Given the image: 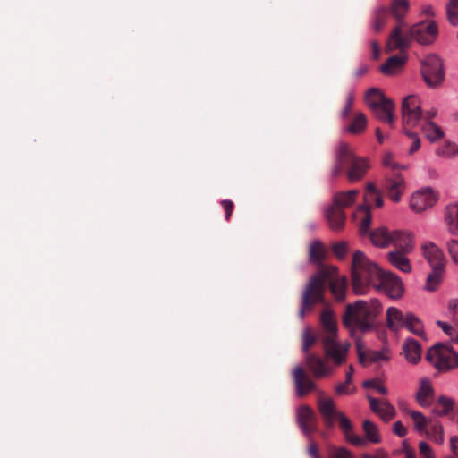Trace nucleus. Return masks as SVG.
Segmentation results:
<instances>
[{"mask_svg":"<svg viewBox=\"0 0 458 458\" xmlns=\"http://www.w3.org/2000/svg\"><path fill=\"white\" fill-rule=\"evenodd\" d=\"M447 308L453 321L458 326V299L450 300Z\"/></svg>","mask_w":458,"mask_h":458,"instance_id":"nucleus-45","label":"nucleus"},{"mask_svg":"<svg viewBox=\"0 0 458 458\" xmlns=\"http://www.w3.org/2000/svg\"><path fill=\"white\" fill-rule=\"evenodd\" d=\"M393 432L396 436L403 437L407 435L408 431L406 428L403 426V422L401 420H397L393 424Z\"/></svg>","mask_w":458,"mask_h":458,"instance_id":"nucleus-49","label":"nucleus"},{"mask_svg":"<svg viewBox=\"0 0 458 458\" xmlns=\"http://www.w3.org/2000/svg\"><path fill=\"white\" fill-rule=\"evenodd\" d=\"M394 109V101L387 98L382 89L374 87V118L393 124Z\"/></svg>","mask_w":458,"mask_h":458,"instance_id":"nucleus-14","label":"nucleus"},{"mask_svg":"<svg viewBox=\"0 0 458 458\" xmlns=\"http://www.w3.org/2000/svg\"><path fill=\"white\" fill-rule=\"evenodd\" d=\"M406 412L411 417L413 420L414 430L419 434H425L429 436L428 431L429 419L426 418L420 411L406 410Z\"/></svg>","mask_w":458,"mask_h":458,"instance_id":"nucleus-33","label":"nucleus"},{"mask_svg":"<svg viewBox=\"0 0 458 458\" xmlns=\"http://www.w3.org/2000/svg\"><path fill=\"white\" fill-rule=\"evenodd\" d=\"M332 251L338 259L343 260L349 252V243L344 241L335 242L332 245Z\"/></svg>","mask_w":458,"mask_h":458,"instance_id":"nucleus-41","label":"nucleus"},{"mask_svg":"<svg viewBox=\"0 0 458 458\" xmlns=\"http://www.w3.org/2000/svg\"><path fill=\"white\" fill-rule=\"evenodd\" d=\"M454 402L452 398L441 395L437 398V403L431 410L432 414L436 417L446 416L451 411H453Z\"/></svg>","mask_w":458,"mask_h":458,"instance_id":"nucleus-30","label":"nucleus"},{"mask_svg":"<svg viewBox=\"0 0 458 458\" xmlns=\"http://www.w3.org/2000/svg\"><path fill=\"white\" fill-rule=\"evenodd\" d=\"M374 195H376L374 205L377 208H382L384 205L383 197L380 195V193L377 191V190L374 187Z\"/></svg>","mask_w":458,"mask_h":458,"instance_id":"nucleus-54","label":"nucleus"},{"mask_svg":"<svg viewBox=\"0 0 458 458\" xmlns=\"http://www.w3.org/2000/svg\"><path fill=\"white\" fill-rule=\"evenodd\" d=\"M422 255L431 267L423 290L429 293L437 291L442 284L446 267V258L443 250L432 242H426L421 246Z\"/></svg>","mask_w":458,"mask_h":458,"instance_id":"nucleus-6","label":"nucleus"},{"mask_svg":"<svg viewBox=\"0 0 458 458\" xmlns=\"http://www.w3.org/2000/svg\"><path fill=\"white\" fill-rule=\"evenodd\" d=\"M353 99H354L353 94L349 92L346 97V99H345L344 107L341 111L342 118L347 119L349 117V114L351 113V110H352V107L353 105Z\"/></svg>","mask_w":458,"mask_h":458,"instance_id":"nucleus-44","label":"nucleus"},{"mask_svg":"<svg viewBox=\"0 0 458 458\" xmlns=\"http://www.w3.org/2000/svg\"><path fill=\"white\" fill-rule=\"evenodd\" d=\"M352 373H353L352 367H350L349 370L346 371V374H345L346 384H351L352 378Z\"/></svg>","mask_w":458,"mask_h":458,"instance_id":"nucleus-61","label":"nucleus"},{"mask_svg":"<svg viewBox=\"0 0 458 458\" xmlns=\"http://www.w3.org/2000/svg\"><path fill=\"white\" fill-rule=\"evenodd\" d=\"M367 125V119L361 113L355 114L352 123L345 128V131L351 134L361 133Z\"/></svg>","mask_w":458,"mask_h":458,"instance_id":"nucleus-38","label":"nucleus"},{"mask_svg":"<svg viewBox=\"0 0 458 458\" xmlns=\"http://www.w3.org/2000/svg\"><path fill=\"white\" fill-rule=\"evenodd\" d=\"M434 388L428 378H421L415 399L420 406L427 408L431 405L434 399Z\"/></svg>","mask_w":458,"mask_h":458,"instance_id":"nucleus-19","label":"nucleus"},{"mask_svg":"<svg viewBox=\"0 0 458 458\" xmlns=\"http://www.w3.org/2000/svg\"><path fill=\"white\" fill-rule=\"evenodd\" d=\"M374 414L384 422H389L396 416V410L387 399L374 398Z\"/></svg>","mask_w":458,"mask_h":458,"instance_id":"nucleus-23","label":"nucleus"},{"mask_svg":"<svg viewBox=\"0 0 458 458\" xmlns=\"http://www.w3.org/2000/svg\"><path fill=\"white\" fill-rule=\"evenodd\" d=\"M381 441L380 434L377 431V427L374 425V444Z\"/></svg>","mask_w":458,"mask_h":458,"instance_id":"nucleus-63","label":"nucleus"},{"mask_svg":"<svg viewBox=\"0 0 458 458\" xmlns=\"http://www.w3.org/2000/svg\"><path fill=\"white\" fill-rule=\"evenodd\" d=\"M419 449L422 458H435L432 449L427 442L421 441L419 445Z\"/></svg>","mask_w":458,"mask_h":458,"instance_id":"nucleus-48","label":"nucleus"},{"mask_svg":"<svg viewBox=\"0 0 458 458\" xmlns=\"http://www.w3.org/2000/svg\"><path fill=\"white\" fill-rule=\"evenodd\" d=\"M351 276L356 294H364L369 291L372 276L371 263L360 250H356L352 255Z\"/></svg>","mask_w":458,"mask_h":458,"instance_id":"nucleus-7","label":"nucleus"},{"mask_svg":"<svg viewBox=\"0 0 458 458\" xmlns=\"http://www.w3.org/2000/svg\"><path fill=\"white\" fill-rule=\"evenodd\" d=\"M445 221L448 225L449 232L458 234V203L450 204L445 209Z\"/></svg>","mask_w":458,"mask_h":458,"instance_id":"nucleus-29","label":"nucleus"},{"mask_svg":"<svg viewBox=\"0 0 458 458\" xmlns=\"http://www.w3.org/2000/svg\"><path fill=\"white\" fill-rule=\"evenodd\" d=\"M456 154H458V146L451 141H446L445 145L436 149V155L441 157H452Z\"/></svg>","mask_w":458,"mask_h":458,"instance_id":"nucleus-40","label":"nucleus"},{"mask_svg":"<svg viewBox=\"0 0 458 458\" xmlns=\"http://www.w3.org/2000/svg\"><path fill=\"white\" fill-rule=\"evenodd\" d=\"M369 168V160L355 156L347 143H339L335 152V164L332 170L333 176L345 173L348 180L354 182L361 180Z\"/></svg>","mask_w":458,"mask_h":458,"instance_id":"nucleus-5","label":"nucleus"},{"mask_svg":"<svg viewBox=\"0 0 458 458\" xmlns=\"http://www.w3.org/2000/svg\"><path fill=\"white\" fill-rule=\"evenodd\" d=\"M447 250L453 261L458 265V241L451 240L447 242Z\"/></svg>","mask_w":458,"mask_h":458,"instance_id":"nucleus-46","label":"nucleus"},{"mask_svg":"<svg viewBox=\"0 0 458 458\" xmlns=\"http://www.w3.org/2000/svg\"><path fill=\"white\" fill-rule=\"evenodd\" d=\"M374 458H389V456L383 450H377L374 452Z\"/></svg>","mask_w":458,"mask_h":458,"instance_id":"nucleus-59","label":"nucleus"},{"mask_svg":"<svg viewBox=\"0 0 458 458\" xmlns=\"http://www.w3.org/2000/svg\"><path fill=\"white\" fill-rule=\"evenodd\" d=\"M404 180L398 176L395 180L391 181L387 184L388 197L394 203H398L401 199L402 188H403Z\"/></svg>","mask_w":458,"mask_h":458,"instance_id":"nucleus-37","label":"nucleus"},{"mask_svg":"<svg viewBox=\"0 0 458 458\" xmlns=\"http://www.w3.org/2000/svg\"><path fill=\"white\" fill-rule=\"evenodd\" d=\"M319 413L321 414L325 426L333 428L335 422H338L345 439L352 445L363 447L372 441V422L369 420L363 423L366 437L355 435L351 420L335 407L334 401L330 398H319L318 402Z\"/></svg>","mask_w":458,"mask_h":458,"instance_id":"nucleus-3","label":"nucleus"},{"mask_svg":"<svg viewBox=\"0 0 458 458\" xmlns=\"http://www.w3.org/2000/svg\"><path fill=\"white\" fill-rule=\"evenodd\" d=\"M421 131L430 142H435L445 136L442 128L432 121L424 122L421 125Z\"/></svg>","mask_w":458,"mask_h":458,"instance_id":"nucleus-31","label":"nucleus"},{"mask_svg":"<svg viewBox=\"0 0 458 458\" xmlns=\"http://www.w3.org/2000/svg\"><path fill=\"white\" fill-rule=\"evenodd\" d=\"M407 254L408 253L395 250L388 252L386 256L389 263L395 268L403 273H411L412 267L409 258L406 256Z\"/></svg>","mask_w":458,"mask_h":458,"instance_id":"nucleus-24","label":"nucleus"},{"mask_svg":"<svg viewBox=\"0 0 458 458\" xmlns=\"http://www.w3.org/2000/svg\"><path fill=\"white\" fill-rule=\"evenodd\" d=\"M394 241V231L390 232L386 226L374 229V246L383 249L387 248L393 244Z\"/></svg>","mask_w":458,"mask_h":458,"instance_id":"nucleus-28","label":"nucleus"},{"mask_svg":"<svg viewBox=\"0 0 458 458\" xmlns=\"http://www.w3.org/2000/svg\"><path fill=\"white\" fill-rule=\"evenodd\" d=\"M372 199V182H368L364 192V202L360 205L353 213V219L360 225V233L366 235L372 242L371 224V205Z\"/></svg>","mask_w":458,"mask_h":458,"instance_id":"nucleus-12","label":"nucleus"},{"mask_svg":"<svg viewBox=\"0 0 458 458\" xmlns=\"http://www.w3.org/2000/svg\"><path fill=\"white\" fill-rule=\"evenodd\" d=\"M221 205L225 212V220L229 221L234 208V204L232 200L225 199L221 201Z\"/></svg>","mask_w":458,"mask_h":458,"instance_id":"nucleus-50","label":"nucleus"},{"mask_svg":"<svg viewBox=\"0 0 458 458\" xmlns=\"http://www.w3.org/2000/svg\"><path fill=\"white\" fill-rule=\"evenodd\" d=\"M343 322L346 327L369 331L371 327V312L366 302L357 301L354 304H348L343 316Z\"/></svg>","mask_w":458,"mask_h":458,"instance_id":"nucleus-10","label":"nucleus"},{"mask_svg":"<svg viewBox=\"0 0 458 458\" xmlns=\"http://www.w3.org/2000/svg\"><path fill=\"white\" fill-rule=\"evenodd\" d=\"M330 458H353L352 454L345 448H339Z\"/></svg>","mask_w":458,"mask_h":458,"instance_id":"nucleus-52","label":"nucleus"},{"mask_svg":"<svg viewBox=\"0 0 458 458\" xmlns=\"http://www.w3.org/2000/svg\"><path fill=\"white\" fill-rule=\"evenodd\" d=\"M382 347L378 350H374V364L384 365L392 359L393 353L385 337H382Z\"/></svg>","mask_w":458,"mask_h":458,"instance_id":"nucleus-36","label":"nucleus"},{"mask_svg":"<svg viewBox=\"0 0 458 458\" xmlns=\"http://www.w3.org/2000/svg\"><path fill=\"white\" fill-rule=\"evenodd\" d=\"M405 359L412 364H417L421 359V345L413 339L408 338L403 345Z\"/></svg>","mask_w":458,"mask_h":458,"instance_id":"nucleus-26","label":"nucleus"},{"mask_svg":"<svg viewBox=\"0 0 458 458\" xmlns=\"http://www.w3.org/2000/svg\"><path fill=\"white\" fill-rule=\"evenodd\" d=\"M320 331L315 335L310 328L303 333L302 350L307 354L310 347L319 340L323 344L326 356L335 364L340 365L345 361L350 344H342L337 341V324L330 310H324L320 316Z\"/></svg>","mask_w":458,"mask_h":458,"instance_id":"nucleus-2","label":"nucleus"},{"mask_svg":"<svg viewBox=\"0 0 458 458\" xmlns=\"http://www.w3.org/2000/svg\"><path fill=\"white\" fill-rule=\"evenodd\" d=\"M425 358L439 371H447L458 367V353L452 347L442 343L430 347Z\"/></svg>","mask_w":458,"mask_h":458,"instance_id":"nucleus-9","label":"nucleus"},{"mask_svg":"<svg viewBox=\"0 0 458 458\" xmlns=\"http://www.w3.org/2000/svg\"><path fill=\"white\" fill-rule=\"evenodd\" d=\"M450 446H451V450L454 453V454L458 456V437L457 436L451 437Z\"/></svg>","mask_w":458,"mask_h":458,"instance_id":"nucleus-55","label":"nucleus"},{"mask_svg":"<svg viewBox=\"0 0 458 458\" xmlns=\"http://www.w3.org/2000/svg\"><path fill=\"white\" fill-rule=\"evenodd\" d=\"M409 10V2L408 0H393L391 4V12L394 17L397 20L399 24L397 26L405 25L403 21V18L406 15Z\"/></svg>","mask_w":458,"mask_h":458,"instance_id":"nucleus-34","label":"nucleus"},{"mask_svg":"<svg viewBox=\"0 0 458 458\" xmlns=\"http://www.w3.org/2000/svg\"><path fill=\"white\" fill-rule=\"evenodd\" d=\"M406 136L412 140V143L408 149L409 155H413L416 151L420 148L421 142L418 133L405 130L403 132Z\"/></svg>","mask_w":458,"mask_h":458,"instance_id":"nucleus-42","label":"nucleus"},{"mask_svg":"<svg viewBox=\"0 0 458 458\" xmlns=\"http://www.w3.org/2000/svg\"><path fill=\"white\" fill-rule=\"evenodd\" d=\"M365 101L367 106L372 109V88H369L366 91Z\"/></svg>","mask_w":458,"mask_h":458,"instance_id":"nucleus-57","label":"nucleus"},{"mask_svg":"<svg viewBox=\"0 0 458 458\" xmlns=\"http://www.w3.org/2000/svg\"><path fill=\"white\" fill-rule=\"evenodd\" d=\"M328 284L332 294L337 301H343L345 298V292L347 287V280L345 276L340 277L338 271L332 274L325 282V286Z\"/></svg>","mask_w":458,"mask_h":458,"instance_id":"nucleus-21","label":"nucleus"},{"mask_svg":"<svg viewBox=\"0 0 458 458\" xmlns=\"http://www.w3.org/2000/svg\"><path fill=\"white\" fill-rule=\"evenodd\" d=\"M428 428L429 435H440V443L444 442V430L438 420L429 419Z\"/></svg>","mask_w":458,"mask_h":458,"instance_id":"nucleus-43","label":"nucleus"},{"mask_svg":"<svg viewBox=\"0 0 458 458\" xmlns=\"http://www.w3.org/2000/svg\"><path fill=\"white\" fill-rule=\"evenodd\" d=\"M293 377L297 396L303 397L316 390V384L301 367L294 368L293 371Z\"/></svg>","mask_w":458,"mask_h":458,"instance_id":"nucleus-16","label":"nucleus"},{"mask_svg":"<svg viewBox=\"0 0 458 458\" xmlns=\"http://www.w3.org/2000/svg\"><path fill=\"white\" fill-rule=\"evenodd\" d=\"M406 61L407 57L405 55H394L388 57L386 62L378 67V70L386 76H394L403 70Z\"/></svg>","mask_w":458,"mask_h":458,"instance_id":"nucleus-20","label":"nucleus"},{"mask_svg":"<svg viewBox=\"0 0 458 458\" xmlns=\"http://www.w3.org/2000/svg\"><path fill=\"white\" fill-rule=\"evenodd\" d=\"M305 360L308 369L312 372L315 377L320 378L326 377L332 371L327 361L318 355L307 354Z\"/></svg>","mask_w":458,"mask_h":458,"instance_id":"nucleus-18","label":"nucleus"},{"mask_svg":"<svg viewBox=\"0 0 458 458\" xmlns=\"http://www.w3.org/2000/svg\"><path fill=\"white\" fill-rule=\"evenodd\" d=\"M445 13L448 22L454 27L458 26V0H448Z\"/></svg>","mask_w":458,"mask_h":458,"instance_id":"nucleus-39","label":"nucleus"},{"mask_svg":"<svg viewBox=\"0 0 458 458\" xmlns=\"http://www.w3.org/2000/svg\"><path fill=\"white\" fill-rule=\"evenodd\" d=\"M403 451L406 454L407 451H412L407 440L403 441Z\"/></svg>","mask_w":458,"mask_h":458,"instance_id":"nucleus-64","label":"nucleus"},{"mask_svg":"<svg viewBox=\"0 0 458 458\" xmlns=\"http://www.w3.org/2000/svg\"><path fill=\"white\" fill-rule=\"evenodd\" d=\"M376 136H377V139L378 142L381 143V144L384 142L385 138L387 137V136H385V135L382 134V132L379 130V128L376 129Z\"/></svg>","mask_w":458,"mask_h":458,"instance_id":"nucleus-62","label":"nucleus"},{"mask_svg":"<svg viewBox=\"0 0 458 458\" xmlns=\"http://www.w3.org/2000/svg\"><path fill=\"white\" fill-rule=\"evenodd\" d=\"M298 424L302 432L309 436L318 428V420L314 411L309 406H301L297 414Z\"/></svg>","mask_w":458,"mask_h":458,"instance_id":"nucleus-17","label":"nucleus"},{"mask_svg":"<svg viewBox=\"0 0 458 458\" xmlns=\"http://www.w3.org/2000/svg\"><path fill=\"white\" fill-rule=\"evenodd\" d=\"M327 253L324 245L319 241H314L310 245V261L318 267L307 284L301 298L299 317L303 318L307 311H310L318 303L324 302L325 282L332 274L337 272V267L333 265L324 264Z\"/></svg>","mask_w":458,"mask_h":458,"instance_id":"nucleus-1","label":"nucleus"},{"mask_svg":"<svg viewBox=\"0 0 458 458\" xmlns=\"http://www.w3.org/2000/svg\"><path fill=\"white\" fill-rule=\"evenodd\" d=\"M437 34V24L434 21L414 24L404 35H402L401 26H395L389 37L387 47L391 51L404 50L410 47L411 40L421 45H430L435 41Z\"/></svg>","mask_w":458,"mask_h":458,"instance_id":"nucleus-4","label":"nucleus"},{"mask_svg":"<svg viewBox=\"0 0 458 458\" xmlns=\"http://www.w3.org/2000/svg\"><path fill=\"white\" fill-rule=\"evenodd\" d=\"M403 327L416 335H425L424 325L422 321L412 312H407L405 314V321Z\"/></svg>","mask_w":458,"mask_h":458,"instance_id":"nucleus-32","label":"nucleus"},{"mask_svg":"<svg viewBox=\"0 0 458 458\" xmlns=\"http://www.w3.org/2000/svg\"><path fill=\"white\" fill-rule=\"evenodd\" d=\"M405 321V315L401 310L395 307H390L386 310V323L387 327L394 332H398L403 327Z\"/></svg>","mask_w":458,"mask_h":458,"instance_id":"nucleus-27","label":"nucleus"},{"mask_svg":"<svg viewBox=\"0 0 458 458\" xmlns=\"http://www.w3.org/2000/svg\"><path fill=\"white\" fill-rule=\"evenodd\" d=\"M437 194L429 187L415 191L411 198V208L420 213L432 208L437 201Z\"/></svg>","mask_w":458,"mask_h":458,"instance_id":"nucleus-15","label":"nucleus"},{"mask_svg":"<svg viewBox=\"0 0 458 458\" xmlns=\"http://www.w3.org/2000/svg\"><path fill=\"white\" fill-rule=\"evenodd\" d=\"M436 324L449 336L453 337L455 332L453 326L449 325L446 322L437 320Z\"/></svg>","mask_w":458,"mask_h":458,"instance_id":"nucleus-51","label":"nucleus"},{"mask_svg":"<svg viewBox=\"0 0 458 458\" xmlns=\"http://www.w3.org/2000/svg\"><path fill=\"white\" fill-rule=\"evenodd\" d=\"M309 454L313 458L319 456L318 455V450L315 443H310L309 449H308Z\"/></svg>","mask_w":458,"mask_h":458,"instance_id":"nucleus-56","label":"nucleus"},{"mask_svg":"<svg viewBox=\"0 0 458 458\" xmlns=\"http://www.w3.org/2000/svg\"><path fill=\"white\" fill-rule=\"evenodd\" d=\"M358 353L360 362L365 364L367 362L368 357L365 353L361 352L360 344H358Z\"/></svg>","mask_w":458,"mask_h":458,"instance_id":"nucleus-58","label":"nucleus"},{"mask_svg":"<svg viewBox=\"0 0 458 458\" xmlns=\"http://www.w3.org/2000/svg\"><path fill=\"white\" fill-rule=\"evenodd\" d=\"M329 226L334 231H341L345 225V213L339 207L331 206L326 214Z\"/></svg>","mask_w":458,"mask_h":458,"instance_id":"nucleus-25","label":"nucleus"},{"mask_svg":"<svg viewBox=\"0 0 458 458\" xmlns=\"http://www.w3.org/2000/svg\"><path fill=\"white\" fill-rule=\"evenodd\" d=\"M351 384H346V381L339 383L335 386V393L338 395L351 394L355 391V387H351Z\"/></svg>","mask_w":458,"mask_h":458,"instance_id":"nucleus-47","label":"nucleus"},{"mask_svg":"<svg viewBox=\"0 0 458 458\" xmlns=\"http://www.w3.org/2000/svg\"><path fill=\"white\" fill-rule=\"evenodd\" d=\"M374 290L392 300H398L404 293V285L399 276L382 269L374 262Z\"/></svg>","mask_w":458,"mask_h":458,"instance_id":"nucleus-8","label":"nucleus"},{"mask_svg":"<svg viewBox=\"0 0 458 458\" xmlns=\"http://www.w3.org/2000/svg\"><path fill=\"white\" fill-rule=\"evenodd\" d=\"M421 74L429 88L440 86L445 80L444 64L441 57L431 54L421 62Z\"/></svg>","mask_w":458,"mask_h":458,"instance_id":"nucleus-11","label":"nucleus"},{"mask_svg":"<svg viewBox=\"0 0 458 458\" xmlns=\"http://www.w3.org/2000/svg\"><path fill=\"white\" fill-rule=\"evenodd\" d=\"M402 126L405 130L415 128L422 118L420 99L413 95L405 97L402 101Z\"/></svg>","mask_w":458,"mask_h":458,"instance_id":"nucleus-13","label":"nucleus"},{"mask_svg":"<svg viewBox=\"0 0 458 458\" xmlns=\"http://www.w3.org/2000/svg\"><path fill=\"white\" fill-rule=\"evenodd\" d=\"M394 241L393 244L397 248L396 250L411 253L414 249V235L410 231L394 230Z\"/></svg>","mask_w":458,"mask_h":458,"instance_id":"nucleus-22","label":"nucleus"},{"mask_svg":"<svg viewBox=\"0 0 458 458\" xmlns=\"http://www.w3.org/2000/svg\"><path fill=\"white\" fill-rule=\"evenodd\" d=\"M374 391L382 395H386L388 394L387 388L380 383V379L378 378H374Z\"/></svg>","mask_w":458,"mask_h":458,"instance_id":"nucleus-53","label":"nucleus"},{"mask_svg":"<svg viewBox=\"0 0 458 458\" xmlns=\"http://www.w3.org/2000/svg\"><path fill=\"white\" fill-rule=\"evenodd\" d=\"M352 373H353L352 367H350L349 370L346 371V374H345L346 384H351L352 378Z\"/></svg>","mask_w":458,"mask_h":458,"instance_id":"nucleus-60","label":"nucleus"},{"mask_svg":"<svg viewBox=\"0 0 458 458\" xmlns=\"http://www.w3.org/2000/svg\"><path fill=\"white\" fill-rule=\"evenodd\" d=\"M358 193L359 191L356 190H351L345 192H339L335 195L334 203L332 206L339 207L340 208L343 209V208L348 207L354 202Z\"/></svg>","mask_w":458,"mask_h":458,"instance_id":"nucleus-35","label":"nucleus"}]
</instances>
